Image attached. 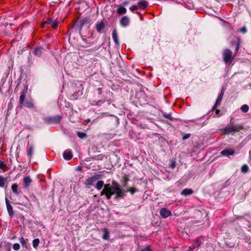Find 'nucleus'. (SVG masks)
<instances>
[{
    "instance_id": "nucleus-1",
    "label": "nucleus",
    "mask_w": 251,
    "mask_h": 251,
    "mask_svg": "<svg viewBox=\"0 0 251 251\" xmlns=\"http://www.w3.org/2000/svg\"><path fill=\"white\" fill-rule=\"evenodd\" d=\"M137 191V189L135 187L124 189L117 182L113 180L111 184L107 183L104 186V188L100 192V195H105L108 200L111 199L112 196H114V199L117 200L124 198L127 192H129L133 195Z\"/></svg>"
},
{
    "instance_id": "nucleus-2",
    "label": "nucleus",
    "mask_w": 251,
    "mask_h": 251,
    "mask_svg": "<svg viewBox=\"0 0 251 251\" xmlns=\"http://www.w3.org/2000/svg\"><path fill=\"white\" fill-rule=\"evenodd\" d=\"M244 129L242 124H235L234 118L231 117L229 121V125L226 126L222 130L223 135H234L235 133L239 132L240 130Z\"/></svg>"
},
{
    "instance_id": "nucleus-3",
    "label": "nucleus",
    "mask_w": 251,
    "mask_h": 251,
    "mask_svg": "<svg viewBox=\"0 0 251 251\" xmlns=\"http://www.w3.org/2000/svg\"><path fill=\"white\" fill-rule=\"evenodd\" d=\"M103 87L97 88L96 89V92L97 93V96L91 100V104L92 105L100 106L105 101H107L108 104H110L111 102L109 99L107 100L106 98H100V95L102 94V89Z\"/></svg>"
},
{
    "instance_id": "nucleus-4",
    "label": "nucleus",
    "mask_w": 251,
    "mask_h": 251,
    "mask_svg": "<svg viewBox=\"0 0 251 251\" xmlns=\"http://www.w3.org/2000/svg\"><path fill=\"white\" fill-rule=\"evenodd\" d=\"M223 59L225 64H231L233 59L235 58V53H233L232 51L228 49H226L223 52Z\"/></svg>"
},
{
    "instance_id": "nucleus-5",
    "label": "nucleus",
    "mask_w": 251,
    "mask_h": 251,
    "mask_svg": "<svg viewBox=\"0 0 251 251\" xmlns=\"http://www.w3.org/2000/svg\"><path fill=\"white\" fill-rule=\"evenodd\" d=\"M62 117L60 115L48 116L43 118L45 124L47 125H56L60 123Z\"/></svg>"
},
{
    "instance_id": "nucleus-6",
    "label": "nucleus",
    "mask_w": 251,
    "mask_h": 251,
    "mask_svg": "<svg viewBox=\"0 0 251 251\" xmlns=\"http://www.w3.org/2000/svg\"><path fill=\"white\" fill-rule=\"evenodd\" d=\"M49 26L53 28H56L58 26V22L57 19L47 18L44 19L42 24V27L43 28H48Z\"/></svg>"
},
{
    "instance_id": "nucleus-7",
    "label": "nucleus",
    "mask_w": 251,
    "mask_h": 251,
    "mask_svg": "<svg viewBox=\"0 0 251 251\" xmlns=\"http://www.w3.org/2000/svg\"><path fill=\"white\" fill-rule=\"evenodd\" d=\"M102 178V176L99 174H95L90 177H89L85 180V184L88 186V187L90 186L94 185V182Z\"/></svg>"
},
{
    "instance_id": "nucleus-8",
    "label": "nucleus",
    "mask_w": 251,
    "mask_h": 251,
    "mask_svg": "<svg viewBox=\"0 0 251 251\" xmlns=\"http://www.w3.org/2000/svg\"><path fill=\"white\" fill-rule=\"evenodd\" d=\"M90 19L88 17H85L80 20H77L74 24V26L79 28V31H81L83 26L89 24L90 23Z\"/></svg>"
},
{
    "instance_id": "nucleus-9",
    "label": "nucleus",
    "mask_w": 251,
    "mask_h": 251,
    "mask_svg": "<svg viewBox=\"0 0 251 251\" xmlns=\"http://www.w3.org/2000/svg\"><path fill=\"white\" fill-rule=\"evenodd\" d=\"M221 155L230 158V156L235 154V150L233 149L226 148L221 151Z\"/></svg>"
},
{
    "instance_id": "nucleus-10",
    "label": "nucleus",
    "mask_w": 251,
    "mask_h": 251,
    "mask_svg": "<svg viewBox=\"0 0 251 251\" xmlns=\"http://www.w3.org/2000/svg\"><path fill=\"white\" fill-rule=\"evenodd\" d=\"M130 19L127 16H124L122 17L120 21V24L123 27H126L129 25Z\"/></svg>"
},
{
    "instance_id": "nucleus-11",
    "label": "nucleus",
    "mask_w": 251,
    "mask_h": 251,
    "mask_svg": "<svg viewBox=\"0 0 251 251\" xmlns=\"http://www.w3.org/2000/svg\"><path fill=\"white\" fill-rule=\"evenodd\" d=\"M28 87L25 86L22 90L19 99V103L21 104H24V102L25 101V94L27 92Z\"/></svg>"
},
{
    "instance_id": "nucleus-12",
    "label": "nucleus",
    "mask_w": 251,
    "mask_h": 251,
    "mask_svg": "<svg viewBox=\"0 0 251 251\" xmlns=\"http://www.w3.org/2000/svg\"><path fill=\"white\" fill-rule=\"evenodd\" d=\"M105 27V25L103 20L100 22H98L96 24V29L98 33H101L104 30Z\"/></svg>"
},
{
    "instance_id": "nucleus-13",
    "label": "nucleus",
    "mask_w": 251,
    "mask_h": 251,
    "mask_svg": "<svg viewBox=\"0 0 251 251\" xmlns=\"http://www.w3.org/2000/svg\"><path fill=\"white\" fill-rule=\"evenodd\" d=\"M160 214L162 218H166L171 215V211L168 209L162 208L160 210Z\"/></svg>"
},
{
    "instance_id": "nucleus-14",
    "label": "nucleus",
    "mask_w": 251,
    "mask_h": 251,
    "mask_svg": "<svg viewBox=\"0 0 251 251\" xmlns=\"http://www.w3.org/2000/svg\"><path fill=\"white\" fill-rule=\"evenodd\" d=\"M19 241L22 245L23 248H25L27 250H30L31 247L29 244L28 243V239H25L23 237H21L19 239Z\"/></svg>"
},
{
    "instance_id": "nucleus-15",
    "label": "nucleus",
    "mask_w": 251,
    "mask_h": 251,
    "mask_svg": "<svg viewBox=\"0 0 251 251\" xmlns=\"http://www.w3.org/2000/svg\"><path fill=\"white\" fill-rule=\"evenodd\" d=\"M63 157L66 160H70L73 157L72 151L69 149L65 150L63 153Z\"/></svg>"
},
{
    "instance_id": "nucleus-16",
    "label": "nucleus",
    "mask_w": 251,
    "mask_h": 251,
    "mask_svg": "<svg viewBox=\"0 0 251 251\" xmlns=\"http://www.w3.org/2000/svg\"><path fill=\"white\" fill-rule=\"evenodd\" d=\"M5 202L8 213L11 217H13L14 216L13 207L12 205L10 204L9 201L8 200L7 198H5Z\"/></svg>"
},
{
    "instance_id": "nucleus-17",
    "label": "nucleus",
    "mask_w": 251,
    "mask_h": 251,
    "mask_svg": "<svg viewBox=\"0 0 251 251\" xmlns=\"http://www.w3.org/2000/svg\"><path fill=\"white\" fill-rule=\"evenodd\" d=\"M44 50L45 49L43 47L39 46L34 49L33 53L36 56L40 57Z\"/></svg>"
},
{
    "instance_id": "nucleus-18",
    "label": "nucleus",
    "mask_w": 251,
    "mask_h": 251,
    "mask_svg": "<svg viewBox=\"0 0 251 251\" xmlns=\"http://www.w3.org/2000/svg\"><path fill=\"white\" fill-rule=\"evenodd\" d=\"M22 105L25 106L28 108H33L34 107V104L32 100H26L24 102V104Z\"/></svg>"
},
{
    "instance_id": "nucleus-19",
    "label": "nucleus",
    "mask_w": 251,
    "mask_h": 251,
    "mask_svg": "<svg viewBox=\"0 0 251 251\" xmlns=\"http://www.w3.org/2000/svg\"><path fill=\"white\" fill-rule=\"evenodd\" d=\"M116 12L119 15H123L126 13L127 10L125 6L122 5H119L118 8L117 9Z\"/></svg>"
},
{
    "instance_id": "nucleus-20",
    "label": "nucleus",
    "mask_w": 251,
    "mask_h": 251,
    "mask_svg": "<svg viewBox=\"0 0 251 251\" xmlns=\"http://www.w3.org/2000/svg\"><path fill=\"white\" fill-rule=\"evenodd\" d=\"M24 183L25 184L24 187L25 188H28L29 186L30 185V183L32 182V179H31L29 176H26L24 177Z\"/></svg>"
},
{
    "instance_id": "nucleus-21",
    "label": "nucleus",
    "mask_w": 251,
    "mask_h": 251,
    "mask_svg": "<svg viewBox=\"0 0 251 251\" xmlns=\"http://www.w3.org/2000/svg\"><path fill=\"white\" fill-rule=\"evenodd\" d=\"M138 8L145 9L148 6L149 3L146 0H141L138 2Z\"/></svg>"
},
{
    "instance_id": "nucleus-22",
    "label": "nucleus",
    "mask_w": 251,
    "mask_h": 251,
    "mask_svg": "<svg viewBox=\"0 0 251 251\" xmlns=\"http://www.w3.org/2000/svg\"><path fill=\"white\" fill-rule=\"evenodd\" d=\"M112 38H113L115 43L116 45H119V40H118V38L117 32V30L116 29H115L113 30L112 33Z\"/></svg>"
},
{
    "instance_id": "nucleus-23",
    "label": "nucleus",
    "mask_w": 251,
    "mask_h": 251,
    "mask_svg": "<svg viewBox=\"0 0 251 251\" xmlns=\"http://www.w3.org/2000/svg\"><path fill=\"white\" fill-rule=\"evenodd\" d=\"M129 181V178H128V177L127 175H125L124 176H123L122 177V179H121V182H122L123 187H125L127 186Z\"/></svg>"
},
{
    "instance_id": "nucleus-24",
    "label": "nucleus",
    "mask_w": 251,
    "mask_h": 251,
    "mask_svg": "<svg viewBox=\"0 0 251 251\" xmlns=\"http://www.w3.org/2000/svg\"><path fill=\"white\" fill-rule=\"evenodd\" d=\"M161 114L164 118L167 119L171 121H173L175 119L172 117V115L171 113H167L165 112H162Z\"/></svg>"
},
{
    "instance_id": "nucleus-25",
    "label": "nucleus",
    "mask_w": 251,
    "mask_h": 251,
    "mask_svg": "<svg viewBox=\"0 0 251 251\" xmlns=\"http://www.w3.org/2000/svg\"><path fill=\"white\" fill-rule=\"evenodd\" d=\"M193 193V191L191 189L186 188L184 189L181 192V195L184 196H187L190 195L192 194Z\"/></svg>"
},
{
    "instance_id": "nucleus-26",
    "label": "nucleus",
    "mask_w": 251,
    "mask_h": 251,
    "mask_svg": "<svg viewBox=\"0 0 251 251\" xmlns=\"http://www.w3.org/2000/svg\"><path fill=\"white\" fill-rule=\"evenodd\" d=\"M13 193L16 195H19L20 192L18 191V185L17 183H14L11 186Z\"/></svg>"
},
{
    "instance_id": "nucleus-27",
    "label": "nucleus",
    "mask_w": 251,
    "mask_h": 251,
    "mask_svg": "<svg viewBox=\"0 0 251 251\" xmlns=\"http://www.w3.org/2000/svg\"><path fill=\"white\" fill-rule=\"evenodd\" d=\"M224 93V89H222L221 90V93L218 95L217 100H216L215 103H216V104H220L222 101V100L223 98Z\"/></svg>"
},
{
    "instance_id": "nucleus-28",
    "label": "nucleus",
    "mask_w": 251,
    "mask_h": 251,
    "mask_svg": "<svg viewBox=\"0 0 251 251\" xmlns=\"http://www.w3.org/2000/svg\"><path fill=\"white\" fill-rule=\"evenodd\" d=\"M103 234L102 235V238L104 240H108L109 238V232L107 228H104L102 229Z\"/></svg>"
},
{
    "instance_id": "nucleus-29",
    "label": "nucleus",
    "mask_w": 251,
    "mask_h": 251,
    "mask_svg": "<svg viewBox=\"0 0 251 251\" xmlns=\"http://www.w3.org/2000/svg\"><path fill=\"white\" fill-rule=\"evenodd\" d=\"M99 181L97 182L96 186V188L98 190H100L102 189L103 187H104L103 189L104 188V186L106 184H104V182L102 180H98Z\"/></svg>"
},
{
    "instance_id": "nucleus-30",
    "label": "nucleus",
    "mask_w": 251,
    "mask_h": 251,
    "mask_svg": "<svg viewBox=\"0 0 251 251\" xmlns=\"http://www.w3.org/2000/svg\"><path fill=\"white\" fill-rule=\"evenodd\" d=\"M201 241L199 239H196L195 243L190 247L194 249H198L201 245Z\"/></svg>"
},
{
    "instance_id": "nucleus-31",
    "label": "nucleus",
    "mask_w": 251,
    "mask_h": 251,
    "mask_svg": "<svg viewBox=\"0 0 251 251\" xmlns=\"http://www.w3.org/2000/svg\"><path fill=\"white\" fill-rule=\"evenodd\" d=\"M33 150L34 149L32 146H30L27 149V155L30 157V159H31L32 157L33 154Z\"/></svg>"
},
{
    "instance_id": "nucleus-32",
    "label": "nucleus",
    "mask_w": 251,
    "mask_h": 251,
    "mask_svg": "<svg viewBox=\"0 0 251 251\" xmlns=\"http://www.w3.org/2000/svg\"><path fill=\"white\" fill-rule=\"evenodd\" d=\"M40 243V240L38 238L34 239L32 241V245L34 248L36 249Z\"/></svg>"
},
{
    "instance_id": "nucleus-33",
    "label": "nucleus",
    "mask_w": 251,
    "mask_h": 251,
    "mask_svg": "<svg viewBox=\"0 0 251 251\" xmlns=\"http://www.w3.org/2000/svg\"><path fill=\"white\" fill-rule=\"evenodd\" d=\"M77 135L80 139H84L87 137L86 133L80 131L77 132Z\"/></svg>"
},
{
    "instance_id": "nucleus-34",
    "label": "nucleus",
    "mask_w": 251,
    "mask_h": 251,
    "mask_svg": "<svg viewBox=\"0 0 251 251\" xmlns=\"http://www.w3.org/2000/svg\"><path fill=\"white\" fill-rule=\"evenodd\" d=\"M249 169V166L247 164L243 165L241 167V172L242 173H246Z\"/></svg>"
},
{
    "instance_id": "nucleus-35",
    "label": "nucleus",
    "mask_w": 251,
    "mask_h": 251,
    "mask_svg": "<svg viewBox=\"0 0 251 251\" xmlns=\"http://www.w3.org/2000/svg\"><path fill=\"white\" fill-rule=\"evenodd\" d=\"M249 107L247 104H244L241 107V110L244 113H246L249 111Z\"/></svg>"
},
{
    "instance_id": "nucleus-36",
    "label": "nucleus",
    "mask_w": 251,
    "mask_h": 251,
    "mask_svg": "<svg viewBox=\"0 0 251 251\" xmlns=\"http://www.w3.org/2000/svg\"><path fill=\"white\" fill-rule=\"evenodd\" d=\"M6 179L2 176H0V187H3Z\"/></svg>"
},
{
    "instance_id": "nucleus-37",
    "label": "nucleus",
    "mask_w": 251,
    "mask_h": 251,
    "mask_svg": "<svg viewBox=\"0 0 251 251\" xmlns=\"http://www.w3.org/2000/svg\"><path fill=\"white\" fill-rule=\"evenodd\" d=\"M20 245L19 243H15L13 246V249L14 251H17L20 250Z\"/></svg>"
},
{
    "instance_id": "nucleus-38",
    "label": "nucleus",
    "mask_w": 251,
    "mask_h": 251,
    "mask_svg": "<svg viewBox=\"0 0 251 251\" xmlns=\"http://www.w3.org/2000/svg\"><path fill=\"white\" fill-rule=\"evenodd\" d=\"M240 47V40H238V41H237V42L236 43V47H235V53H235V55L236 54L237 51H238Z\"/></svg>"
},
{
    "instance_id": "nucleus-39",
    "label": "nucleus",
    "mask_w": 251,
    "mask_h": 251,
    "mask_svg": "<svg viewBox=\"0 0 251 251\" xmlns=\"http://www.w3.org/2000/svg\"><path fill=\"white\" fill-rule=\"evenodd\" d=\"M138 9V6L136 5H132L129 7V10L132 12H134V11L137 10Z\"/></svg>"
},
{
    "instance_id": "nucleus-40",
    "label": "nucleus",
    "mask_w": 251,
    "mask_h": 251,
    "mask_svg": "<svg viewBox=\"0 0 251 251\" xmlns=\"http://www.w3.org/2000/svg\"><path fill=\"white\" fill-rule=\"evenodd\" d=\"M239 31L242 33L243 34H245L247 31L246 26L244 25L242 26L241 28H240Z\"/></svg>"
},
{
    "instance_id": "nucleus-41",
    "label": "nucleus",
    "mask_w": 251,
    "mask_h": 251,
    "mask_svg": "<svg viewBox=\"0 0 251 251\" xmlns=\"http://www.w3.org/2000/svg\"><path fill=\"white\" fill-rule=\"evenodd\" d=\"M191 136V134L190 133H187L185 134L183 137H182V140H185L187 139H188Z\"/></svg>"
},
{
    "instance_id": "nucleus-42",
    "label": "nucleus",
    "mask_w": 251,
    "mask_h": 251,
    "mask_svg": "<svg viewBox=\"0 0 251 251\" xmlns=\"http://www.w3.org/2000/svg\"><path fill=\"white\" fill-rule=\"evenodd\" d=\"M141 251H152L151 248L150 246H148L145 248L142 249Z\"/></svg>"
},
{
    "instance_id": "nucleus-43",
    "label": "nucleus",
    "mask_w": 251,
    "mask_h": 251,
    "mask_svg": "<svg viewBox=\"0 0 251 251\" xmlns=\"http://www.w3.org/2000/svg\"><path fill=\"white\" fill-rule=\"evenodd\" d=\"M5 166L4 162L2 161H0V169L2 168L3 167Z\"/></svg>"
},
{
    "instance_id": "nucleus-44",
    "label": "nucleus",
    "mask_w": 251,
    "mask_h": 251,
    "mask_svg": "<svg viewBox=\"0 0 251 251\" xmlns=\"http://www.w3.org/2000/svg\"><path fill=\"white\" fill-rule=\"evenodd\" d=\"M220 104H216V103H215L214 105L213 106L211 110L212 111H214V110H216L217 109V107L218 105H219Z\"/></svg>"
},
{
    "instance_id": "nucleus-45",
    "label": "nucleus",
    "mask_w": 251,
    "mask_h": 251,
    "mask_svg": "<svg viewBox=\"0 0 251 251\" xmlns=\"http://www.w3.org/2000/svg\"><path fill=\"white\" fill-rule=\"evenodd\" d=\"M129 4V1H125L122 3V6H126L127 4Z\"/></svg>"
},
{
    "instance_id": "nucleus-46",
    "label": "nucleus",
    "mask_w": 251,
    "mask_h": 251,
    "mask_svg": "<svg viewBox=\"0 0 251 251\" xmlns=\"http://www.w3.org/2000/svg\"><path fill=\"white\" fill-rule=\"evenodd\" d=\"M77 95H78V92H75L74 93V94L73 95L74 99H76V97H77Z\"/></svg>"
},
{
    "instance_id": "nucleus-47",
    "label": "nucleus",
    "mask_w": 251,
    "mask_h": 251,
    "mask_svg": "<svg viewBox=\"0 0 251 251\" xmlns=\"http://www.w3.org/2000/svg\"><path fill=\"white\" fill-rule=\"evenodd\" d=\"M171 167L172 168H174L175 167H176V162L175 161H173L171 163Z\"/></svg>"
},
{
    "instance_id": "nucleus-48",
    "label": "nucleus",
    "mask_w": 251,
    "mask_h": 251,
    "mask_svg": "<svg viewBox=\"0 0 251 251\" xmlns=\"http://www.w3.org/2000/svg\"><path fill=\"white\" fill-rule=\"evenodd\" d=\"M100 47H101V46H99V47H94V48L92 49V50H93V51H96V50H98L100 48Z\"/></svg>"
},
{
    "instance_id": "nucleus-49",
    "label": "nucleus",
    "mask_w": 251,
    "mask_h": 251,
    "mask_svg": "<svg viewBox=\"0 0 251 251\" xmlns=\"http://www.w3.org/2000/svg\"><path fill=\"white\" fill-rule=\"evenodd\" d=\"M195 249L191 248L190 247H189V249L188 250H187V251H194Z\"/></svg>"
},
{
    "instance_id": "nucleus-50",
    "label": "nucleus",
    "mask_w": 251,
    "mask_h": 251,
    "mask_svg": "<svg viewBox=\"0 0 251 251\" xmlns=\"http://www.w3.org/2000/svg\"><path fill=\"white\" fill-rule=\"evenodd\" d=\"M220 110H218V109H216V114H218L220 113Z\"/></svg>"
},
{
    "instance_id": "nucleus-51",
    "label": "nucleus",
    "mask_w": 251,
    "mask_h": 251,
    "mask_svg": "<svg viewBox=\"0 0 251 251\" xmlns=\"http://www.w3.org/2000/svg\"><path fill=\"white\" fill-rule=\"evenodd\" d=\"M135 13L137 14H141V13L138 11L135 12Z\"/></svg>"
},
{
    "instance_id": "nucleus-52",
    "label": "nucleus",
    "mask_w": 251,
    "mask_h": 251,
    "mask_svg": "<svg viewBox=\"0 0 251 251\" xmlns=\"http://www.w3.org/2000/svg\"><path fill=\"white\" fill-rule=\"evenodd\" d=\"M114 119H116V120H118V119H117V118L116 117H114Z\"/></svg>"
},
{
    "instance_id": "nucleus-53",
    "label": "nucleus",
    "mask_w": 251,
    "mask_h": 251,
    "mask_svg": "<svg viewBox=\"0 0 251 251\" xmlns=\"http://www.w3.org/2000/svg\"><path fill=\"white\" fill-rule=\"evenodd\" d=\"M86 40V39H83V41H85Z\"/></svg>"
},
{
    "instance_id": "nucleus-54",
    "label": "nucleus",
    "mask_w": 251,
    "mask_h": 251,
    "mask_svg": "<svg viewBox=\"0 0 251 251\" xmlns=\"http://www.w3.org/2000/svg\"><path fill=\"white\" fill-rule=\"evenodd\" d=\"M119 66L120 68H121V66L120 65H119Z\"/></svg>"
}]
</instances>
